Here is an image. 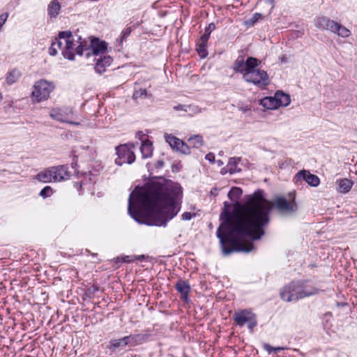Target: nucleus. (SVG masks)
Instances as JSON below:
<instances>
[{
    "mask_svg": "<svg viewBox=\"0 0 357 357\" xmlns=\"http://www.w3.org/2000/svg\"><path fill=\"white\" fill-rule=\"evenodd\" d=\"M165 140L174 150H176L183 154H190V145H188L186 143L183 142L175 136L172 135H166Z\"/></svg>",
    "mask_w": 357,
    "mask_h": 357,
    "instance_id": "obj_11",
    "label": "nucleus"
},
{
    "mask_svg": "<svg viewBox=\"0 0 357 357\" xmlns=\"http://www.w3.org/2000/svg\"><path fill=\"white\" fill-rule=\"evenodd\" d=\"M314 24L319 29L330 31L342 38H347L351 35L348 29L326 16L317 17L314 20Z\"/></svg>",
    "mask_w": 357,
    "mask_h": 357,
    "instance_id": "obj_4",
    "label": "nucleus"
},
{
    "mask_svg": "<svg viewBox=\"0 0 357 357\" xmlns=\"http://www.w3.org/2000/svg\"><path fill=\"white\" fill-rule=\"evenodd\" d=\"M59 38L65 40L66 45L62 50V55L65 59L70 61L75 59V40L73 38V33L70 31H63L59 32Z\"/></svg>",
    "mask_w": 357,
    "mask_h": 357,
    "instance_id": "obj_9",
    "label": "nucleus"
},
{
    "mask_svg": "<svg viewBox=\"0 0 357 357\" xmlns=\"http://www.w3.org/2000/svg\"><path fill=\"white\" fill-rule=\"evenodd\" d=\"M61 38H59V35L57 37H56L52 42L51 46L49 48V54L51 56H56V50L54 48V46H57V47L59 49V50H63L64 46H63V43L61 41Z\"/></svg>",
    "mask_w": 357,
    "mask_h": 357,
    "instance_id": "obj_29",
    "label": "nucleus"
},
{
    "mask_svg": "<svg viewBox=\"0 0 357 357\" xmlns=\"http://www.w3.org/2000/svg\"><path fill=\"white\" fill-rule=\"evenodd\" d=\"M189 107L188 105H178L176 106H174V109L176 110V111H185L187 112V108Z\"/></svg>",
    "mask_w": 357,
    "mask_h": 357,
    "instance_id": "obj_42",
    "label": "nucleus"
},
{
    "mask_svg": "<svg viewBox=\"0 0 357 357\" xmlns=\"http://www.w3.org/2000/svg\"><path fill=\"white\" fill-rule=\"evenodd\" d=\"M99 290V287L96 284H93L85 289L84 296L92 298L95 296L96 293Z\"/></svg>",
    "mask_w": 357,
    "mask_h": 357,
    "instance_id": "obj_34",
    "label": "nucleus"
},
{
    "mask_svg": "<svg viewBox=\"0 0 357 357\" xmlns=\"http://www.w3.org/2000/svg\"><path fill=\"white\" fill-rule=\"evenodd\" d=\"M35 178L39 182L51 183L53 181L52 174L50 167L45 169L43 171L38 172Z\"/></svg>",
    "mask_w": 357,
    "mask_h": 357,
    "instance_id": "obj_23",
    "label": "nucleus"
},
{
    "mask_svg": "<svg viewBox=\"0 0 357 357\" xmlns=\"http://www.w3.org/2000/svg\"><path fill=\"white\" fill-rule=\"evenodd\" d=\"M61 4L58 0H52L47 6V14L50 18H55L60 13Z\"/></svg>",
    "mask_w": 357,
    "mask_h": 357,
    "instance_id": "obj_21",
    "label": "nucleus"
},
{
    "mask_svg": "<svg viewBox=\"0 0 357 357\" xmlns=\"http://www.w3.org/2000/svg\"><path fill=\"white\" fill-rule=\"evenodd\" d=\"M3 97H2V95L1 93H0V101L2 100Z\"/></svg>",
    "mask_w": 357,
    "mask_h": 357,
    "instance_id": "obj_57",
    "label": "nucleus"
},
{
    "mask_svg": "<svg viewBox=\"0 0 357 357\" xmlns=\"http://www.w3.org/2000/svg\"><path fill=\"white\" fill-rule=\"evenodd\" d=\"M261 17L262 15L261 13H256L252 15V17L249 20L246 21V24L248 26H253Z\"/></svg>",
    "mask_w": 357,
    "mask_h": 357,
    "instance_id": "obj_40",
    "label": "nucleus"
},
{
    "mask_svg": "<svg viewBox=\"0 0 357 357\" xmlns=\"http://www.w3.org/2000/svg\"><path fill=\"white\" fill-rule=\"evenodd\" d=\"M8 17V13H3L1 15H0V29L3 26V25L6 22Z\"/></svg>",
    "mask_w": 357,
    "mask_h": 357,
    "instance_id": "obj_41",
    "label": "nucleus"
},
{
    "mask_svg": "<svg viewBox=\"0 0 357 357\" xmlns=\"http://www.w3.org/2000/svg\"><path fill=\"white\" fill-rule=\"evenodd\" d=\"M270 201L264 197L263 190H258L253 194L250 204L242 211L229 210L230 204L224 202V209L220 215L221 223L216 235L225 255L235 252H250L255 249L252 242L259 240L264 235L261 222L253 212L255 208H262L269 205Z\"/></svg>",
    "mask_w": 357,
    "mask_h": 357,
    "instance_id": "obj_1",
    "label": "nucleus"
},
{
    "mask_svg": "<svg viewBox=\"0 0 357 357\" xmlns=\"http://www.w3.org/2000/svg\"><path fill=\"white\" fill-rule=\"evenodd\" d=\"M303 282V284H302V293L303 296V298L305 297H309L311 296L316 295L319 294V292L321 291L319 289L316 288L314 286L307 284L308 281L305 280H301Z\"/></svg>",
    "mask_w": 357,
    "mask_h": 357,
    "instance_id": "obj_20",
    "label": "nucleus"
},
{
    "mask_svg": "<svg viewBox=\"0 0 357 357\" xmlns=\"http://www.w3.org/2000/svg\"><path fill=\"white\" fill-rule=\"evenodd\" d=\"M54 48L56 50V54H57L58 53V50H59V49L57 47V46H54Z\"/></svg>",
    "mask_w": 357,
    "mask_h": 357,
    "instance_id": "obj_54",
    "label": "nucleus"
},
{
    "mask_svg": "<svg viewBox=\"0 0 357 357\" xmlns=\"http://www.w3.org/2000/svg\"><path fill=\"white\" fill-rule=\"evenodd\" d=\"M139 24H139V22H137L134 23V24H133V25H132V26H131V27H132V29H133V28L135 29V28L138 27V26H139Z\"/></svg>",
    "mask_w": 357,
    "mask_h": 357,
    "instance_id": "obj_50",
    "label": "nucleus"
},
{
    "mask_svg": "<svg viewBox=\"0 0 357 357\" xmlns=\"http://www.w3.org/2000/svg\"><path fill=\"white\" fill-rule=\"evenodd\" d=\"M260 105L267 109L278 108L275 96L265 97L260 100Z\"/></svg>",
    "mask_w": 357,
    "mask_h": 357,
    "instance_id": "obj_26",
    "label": "nucleus"
},
{
    "mask_svg": "<svg viewBox=\"0 0 357 357\" xmlns=\"http://www.w3.org/2000/svg\"><path fill=\"white\" fill-rule=\"evenodd\" d=\"M273 208H275L282 215L292 214L298 209V205L295 200V196L291 201H287L284 197H276L273 202L270 201L269 205L262 208H255L253 211L257 215V219L261 222L262 228L270 222V213Z\"/></svg>",
    "mask_w": 357,
    "mask_h": 357,
    "instance_id": "obj_3",
    "label": "nucleus"
},
{
    "mask_svg": "<svg viewBox=\"0 0 357 357\" xmlns=\"http://www.w3.org/2000/svg\"><path fill=\"white\" fill-rule=\"evenodd\" d=\"M164 165H165L164 161L160 160L156 162V163L155 164V166L156 168L160 169V168L163 167Z\"/></svg>",
    "mask_w": 357,
    "mask_h": 357,
    "instance_id": "obj_47",
    "label": "nucleus"
},
{
    "mask_svg": "<svg viewBox=\"0 0 357 357\" xmlns=\"http://www.w3.org/2000/svg\"><path fill=\"white\" fill-rule=\"evenodd\" d=\"M260 61L255 58L250 56L245 61V70L246 73L252 70H257V67L259 65Z\"/></svg>",
    "mask_w": 357,
    "mask_h": 357,
    "instance_id": "obj_31",
    "label": "nucleus"
},
{
    "mask_svg": "<svg viewBox=\"0 0 357 357\" xmlns=\"http://www.w3.org/2000/svg\"><path fill=\"white\" fill-rule=\"evenodd\" d=\"M240 161V158H231L229 159L227 167L229 168V172L230 174L241 172V169L237 167V165Z\"/></svg>",
    "mask_w": 357,
    "mask_h": 357,
    "instance_id": "obj_30",
    "label": "nucleus"
},
{
    "mask_svg": "<svg viewBox=\"0 0 357 357\" xmlns=\"http://www.w3.org/2000/svg\"><path fill=\"white\" fill-rule=\"evenodd\" d=\"M206 160H208L211 163L215 162V155L213 153H208L205 156Z\"/></svg>",
    "mask_w": 357,
    "mask_h": 357,
    "instance_id": "obj_43",
    "label": "nucleus"
},
{
    "mask_svg": "<svg viewBox=\"0 0 357 357\" xmlns=\"http://www.w3.org/2000/svg\"><path fill=\"white\" fill-rule=\"evenodd\" d=\"M215 29V25L213 22L210 23L204 29V33L200 38H203L204 40H208L211 32Z\"/></svg>",
    "mask_w": 357,
    "mask_h": 357,
    "instance_id": "obj_36",
    "label": "nucleus"
},
{
    "mask_svg": "<svg viewBox=\"0 0 357 357\" xmlns=\"http://www.w3.org/2000/svg\"><path fill=\"white\" fill-rule=\"evenodd\" d=\"M51 117L53 118V119H56V116L55 114H54L53 113H51L50 114Z\"/></svg>",
    "mask_w": 357,
    "mask_h": 357,
    "instance_id": "obj_53",
    "label": "nucleus"
},
{
    "mask_svg": "<svg viewBox=\"0 0 357 357\" xmlns=\"http://www.w3.org/2000/svg\"><path fill=\"white\" fill-rule=\"evenodd\" d=\"M138 137L142 140V142H144L143 139H142V137H145V135L143 133V132L142 131H139L137 133Z\"/></svg>",
    "mask_w": 357,
    "mask_h": 357,
    "instance_id": "obj_48",
    "label": "nucleus"
},
{
    "mask_svg": "<svg viewBox=\"0 0 357 357\" xmlns=\"http://www.w3.org/2000/svg\"><path fill=\"white\" fill-rule=\"evenodd\" d=\"M147 96V91L145 89H139L136 90L132 95L134 99L146 98Z\"/></svg>",
    "mask_w": 357,
    "mask_h": 357,
    "instance_id": "obj_39",
    "label": "nucleus"
},
{
    "mask_svg": "<svg viewBox=\"0 0 357 357\" xmlns=\"http://www.w3.org/2000/svg\"><path fill=\"white\" fill-rule=\"evenodd\" d=\"M182 188L177 184L151 182L143 191L135 195V202L145 213L133 205V192L128 199V212L137 222L149 226L166 227L181 209L178 200L182 196Z\"/></svg>",
    "mask_w": 357,
    "mask_h": 357,
    "instance_id": "obj_2",
    "label": "nucleus"
},
{
    "mask_svg": "<svg viewBox=\"0 0 357 357\" xmlns=\"http://www.w3.org/2000/svg\"><path fill=\"white\" fill-rule=\"evenodd\" d=\"M116 152L118 157L115 159V163L119 166L126 163L132 164L135 160L134 151L127 144L116 146Z\"/></svg>",
    "mask_w": 357,
    "mask_h": 357,
    "instance_id": "obj_10",
    "label": "nucleus"
},
{
    "mask_svg": "<svg viewBox=\"0 0 357 357\" xmlns=\"http://www.w3.org/2000/svg\"><path fill=\"white\" fill-rule=\"evenodd\" d=\"M77 47L75 48V53L79 56H82L84 51L91 50L90 45H88L85 40H82L81 36L77 37Z\"/></svg>",
    "mask_w": 357,
    "mask_h": 357,
    "instance_id": "obj_27",
    "label": "nucleus"
},
{
    "mask_svg": "<svg viewBox=\"0 0 357 357\" xmlns=\"http://www.w3.org/2000/svg\"><path fill=\"white\" fill-rule=\"evenodd\" d=\"M127 341L128 340H126V336L119 339L111 340L107 348L112 352H115L117 349H123L126 346H128Z\"/></svg>",
    "mask_w": 357,
    "mask_h": 357,
    "instance_id": "obj_18",
    "label": "nucleus"
},
{
    "mask_svg": "<svg viewBox=\"0 0 357 357\" xmlns=\"http://www.w3.org/2000/svg\"><path fill=\"white\" fill-rule=\"evenodd\" d=\"M192 217V214L190 212H184L182 214V220H190Z\"/></svg>",
    "mask_w": 357,
    "mask_h": 357,
    "instance_id": "obj_45",
    "label": "nucleus"
},
{
    "mask_svg": "<svg viewBox=\"0 0 357 357\" xmlns=\"http://www.w3.org/2000/svg\"><path fill=\"white\" fill-rule=\"evenodd\" d=\"M207 44L208 40H204L203 38H199V39L196 43V51L201 58L204 59L208 56L207 52Z\"/></svg>",
    "mask_w": 357,
    "mask_h": 357,
    "instance_id": "obj_24",
    "label": "nucleus"
},
{
    "mask_svg": "<svg viewBox=\"0 0 357 357\" xmlns=\"http://www.w3.org/2000/svg\"><path fill=\"white\" fill-rule=\"evenodd\" d=\"M149 337V334H134L126 336L129 347H135L144 342Z\"/></svg>",
    "mask_w": 357,
    "mask_h": 357,
    "instance_id": "obj_17",
    "label": "nucleus"
},
{
    "mask_svg": "<svg viewBox=\"0 0 357 357\" xmlns=\"http://www.w3.org/2000/svg\"><path fill=\"white\" fill-rule=\"evenodd\" d=\"M144 257V255H141L138 257V259H142Z\"/></svg>",
    "mask_w": 357,
    "mask_h": 357,
    "instance_id": "obj_56",
    "label": "nucleus"
},
{
    "mask_svg": "<svg viewBox=\"0 0 357 357\" xmlns=\"http://www.w3.org/2000/svg\"><path fill=\"white\" fill-rule=\"evenodd\" d=\"M245 68L244 58L242 56H238L234 63V70L243 75L244 73H246Z\"/></svg>",
    "mask_w": 357,
    "mask_h": 357,
    "instance_id": "obj_28",
    "label": "nucleus"
},
{
    "mask_svg": "<svg viewBox=\"0 0 357 357\" xmlns=\"http://www.w3.org/2000/svg\"><path fill=\"white\" fill-rule=\"evenodd\" d=\"M268 1H270V3H271V8H273L274 0H268Z\"/></svg>",
    "mask_w": 357,
    "mask_h": 357,
    "instance_id": "obj_51",
    "label": "nucleus"
},
{
    "mask_svg": "<svg viewBox=\"0 0 357 357\" xmlns=\"http://www.w3.org/2000/svg\"><path fill=\"white\" fill-rule=\"evenodd\" d=\"M174 287L180 293L182 301L185 303L190 302L189 293L191 288L188 281L180 279L176 282Z\"/></svg>",
    "mask_w": 357,
    "mask_h": 357,
    "instance_id": "obj_15",
    "label": "nucleus"
},
{
    "mask_svg": "<svg viewBox=\"0 0 357 357\" xmlns=\"http://www.w3.org/2000/svg\"><path fill=\"white\" fill-rule=\"evenodd\" d=\"M263 348L264 349V350H266L268 354H271L272 352L274 351V347L271 346L270 344H264L263 345Z\"/></svg>",
    "mask_w": 357,
    "mask_h": 357,
    "instance_id": "obj_44",
    "label": "nucleus"
},
{
    "mask_svg": "<svg viewBox=\"0 0 357 357\" xmlns=\"http://www.w3.org/2000/svg\"><path fill=\"white\" fill-rule=\"evenodd\" d=\"M217 162L219 166H221L222 165V162L220 160H218Z\"/></svg>",
    "mask_w": 357,
    "mask_h": 357,
    "instance_id": "obj_52",
    "label": "nucleus"
},
{
    "mask_svg": "<svg viewBox=\"0 0 357 357\" xmlns=\"http://www.w3.org/2000/svg\"><path fill=\"white\" fill-rule=\"evenodd\" d=\"M243 78L246 82L252 83L261 89L265 88L269 84L267 73L261 69L244 73Z\"/></svg>",
    "mask_w": 357,
    "mask_h": 357,
    "instance_id": "obj_8",
    "label": "nucleus"
},
{
    "mask_svg": "<svg viewBox=\"0 0 357 357\" xmlns=\"http://www.w3.org/2000/svg\"><path fill=\"white\" fill-rule=\"evenodd\" d=\"M21 73L17 70H13L9 72L6 77V82L8 84H12L17 82V80L20 77Z\"/></svg>",
    "mask_w": 357,
    "mask_h": 357,
    "instance_id": "obj_33",
    "label": "nucleus"
},
{
    "mask_svg": "<svg viewBox=\"0 0 357 357\" xmlns=\"http://www.w3.org/2000/svg\"><path fill=\"white\" fill-rule=\"evenodd\" d=\"M327 315L331 316L332 314H331V312H328V313L326 314V316H327Z\"/></svg>",
    "mask_w": 357,
    "mask_h": 357,
    "instance_id": "obj_55",
    "label": "nucleus"
},
{
    "mask_svg": "<svg viewBox=\"0 0 357 357\" xmlns=\"http://www.w3.org/2000/svg\"><path fill=\"white\" fill-rule=\"evenodd\" d=\"M294 180L296 183H298L300 180H303L312 187H317L320 183V179L317 175L312 174L305 169L297 172L294 176Z\"/></svg>",
    "mask_w": 357,
    "mask_h": 357,
    "instance_id": "obj_12",
    "label": "nucleus"
},
{
    "mask_svg": "<svg viewBox=\"0 0 357 357\" xmlns=\"http://www.w3.org/2000/svg\"><path fill=\"white\" fill-rule=\"evenodd\" d=\"M141 153L144 158H149L152 155L153 144L150 140L142 142L140 147Z\"/></svg>",
    "mask_w": 357,
    "mask_h": 357,
    "instance_id": "obj_25",
    "label": "nucleus"
},
{
    "mask_svg": "<svg viewBox=\"0 0 357 357\" xmlns=\"http://www.w3.org/2000/svg\"><path fill=\"white\" fill-rule=\"evenodd\" d=\"M55 86L53 82L45 79H40L33 85V90L31 93L32 97L36 102H41L47 100L50 93L54 89Z\"/></svg>",
    "mask_w": 357,
    "mask_h": 357,
    "instance_id": "obj_7",
    "label": "nucleus"
},
{
    "mask_svg": "<svg viewBox=\"0 0 357 357\" xmlns=\"http://www.w3.org/2000/svg\"><path fill=\"white\" fill-rule=\"evenodd\" d=\"M282 350H284V348L283 347H274V352H279Z\"/></svg>",
    "mask_w": 357,
    "mask_h": 357,
    "instance_id": "obj_49",
    "label": "nucleus"
},
{
    "mask_svg": "<svg viewBox=\"0 0 357 357\" xmlns=\"http://www.w3.org/2000/svg\"><path fill=\"white\" fill-rule=\"evenodd\" d=\"M53 182H61L68 180L70 177V173L68 172V168L66 165H58L50 167Z\"/></svg>",
    "mask_w": 357,
    "mask_h": 357,
    "instance_id": "obj_14",
    "label": "nucleus"
},
{
    "mask_svg": "<svg viewBox=\"0 0 357 357\" xmlns=\"http://www.w3.org/2000/svg\"><path fill=\"white\" fill-rule=\"evenodd\" d=\"M274 96L278 107L282 106L286 107L290 104L291 98L289 95L281 91H278Z\"/></svg>",
    "mask_w": 357,
    "mask_h": 357,
    "instance_id": "obj_22",
    "label": "nucleus"
},
{
    "mask_svg": "<svg viewBox=\"0 0 357 357\" xmlns=\"http://www.w3.org/2000/svg\"><path fill=\"white\" fill-rule=\"evenodd\" d=\"M302 284L300 280L291 281L281 288L280 291V298L286 302L297 301L303 298L302 293Z\"/></svg>",
    "mask_w": 357,
    "mask_h": 357,
    "instance_id": "obj_5",
    "label": "nucleus"
},
{
    "mask_svg": "<svg viewBox=\"0 0 357 357\" xmlns=\"http://www.w3.org/2000/svg\"><path fill=\"white\" fill-rule=\"evenodd\" d=\"M335 183L337 191L342 194L349 192L354 185V182L348 178L337 179Z\"/></svg>",
    "mask_w": 357,
    "mask_h": 357,
    "instance_id": "obj_19",
    "label": "nucleus"
},
{
    "mask_svg": "<svg viewBox=\"0 0 357 357\" xmlns=\"http://www.w3.org/2000/svg\"><path fill=\"white\" fill-rule=\"evenodd\" d=\"M188 143L196 149H199L204 144V140L202 136L195 135L188 139Z\"/></svg>",
    "mask_w": 357,
    "mask_h": 357,
    "instance_id": "obj_32",
    "label": "nucleus"
},
{
    "mask_svg": "<svg viewBox=\"0 0 357 357\" xmlns=\"http://www.w3.org/2000/svg\"><path fill=\"white\" fill-rule=\"evenodd\" d=\"M113 59L110 56H104L96 60L94 69L98 74H102L106 71V68L109 66Z\"/></svg>",
    "mask_w": 357,
    "mask_h": 357,
    "instance_id": "obj_16",
    "label": "nucleus"
},
{
    "mask_svg": "<svg viewBox=\"0 0 357 357\" xmlns=\"http://www.w3.org/2000/svg\"><path fill=\"white\" fill-rule=\"evenodd\" d=\"M90 47L91 52H87L86 54V57H89L91 54L98 56L105 54L107 50V43L104 40H100L98 38L92 37L91 38Z\"/></svg>",
    "mask_w": 357,
    "mask_h": 357,
    "instance_id": "obj_13",
    "label": "nucleus"
},
{
    "mask_svg": "<svg viewBox=\"0 0 357 357\" xmlns=\"http://www.w3.org/2000/svg\"><path fill=\"white\" fill-rule=\"evenodd\" d=\"M233 320L240 327L248 324L249 331L252 333L254 328L257 325V316L249 310H240L234 313Z\"/></svg>",
    "mask_w": 357,
    "mask_h": 357,
    "instance_id": "obj_6",
    "label": "nucleus"
},
{
    "mask_svg": "<svg viewBox=\"0 0 357 357\" xmlns=\"http://www.w3.org/2000/svg\"><path fill=\"white\" fill-rule=\"evenodd\" d=\"M242 194V190L238 187H233L230 191L228 192V197L232 200L233 196H235L236 198L241 196Z\"/></svg>",
    "mask_w": 357,
    "mask_h": 357,
    "instance_id": "obj_38",
    "label": "nucleus"
},
{
    "mask_svg": "<svg viewBox=\"0 0 357 357\" xmlns=\"http://www.w3.org/2000/svg\"><path fill=\"white\" fill-rule=\"evenodd\" d=\"M54 192V190L50 186L47 185L40 190L39 195L43 199H46L51 197Z\"/></svg>",
    "mask_w": 357,
    "mask_h": 357,
    "instance_id": "obj_37",
    "label": "nucleus"
},
{
    "mask_svg": "<svg viewBox=\"0 0 357 357\" xmlns=\"http://www.w3.org/2000/svg\"><path fill=\"white\" fill-rule=\"evenodd\" d=\"M129 258H130L129 256H126L123 258L117 257L116 261H117V262H130V261H132V260L130 259Z\"/></svg>",
    "mask_w": 357,
    "mask_h": 357,
    "instance_id": "obj_46",
    "label": "nucleus"
},
{
    "mask_svg": "<svg viewBox=\"0 0 357 357\" xmlns=\"http://www.w3.org/2000/svg\"><path fill=\"white\" fill-rule=\"evenodd\" d=\"M132 31V28L131 26H127L123 29L121 31V36L119 39H117V42L120 44H122L123 41H126L128 36L130 35Z\"/></svg>",
    "mask_w": 357,
    "mask_h": 357,
    "instance_id": "obj_35",
    "label": "nucleus"
}]
</instances>
